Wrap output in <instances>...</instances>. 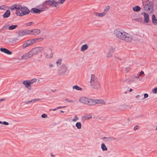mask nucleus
<instances>
[{
    "label": "nucleus",
    "mask_w": 157,
    "mask_h": 157,
    "mask_svg": "<svg viewBox=\"0 0 157 157\" xmlns=\"http://www.w3.org/2000/svg\"><path fill=\"white\" fill-rule=\"evenodd\" d=\"M114 35L118 39L127 42H130L132 39V36L120 28L116 29L113 31Z\"/></svg>",
    "instance_id": "nucleus-1"
},
{
    "label": "nucleus",
    "mask_w": 157,
    "mask_h": 157,
    "mask_svg": "<svg viewBox=\"0 0 157 157\" xmlns=\"http://www.w3.org/2000/svg\"><path fill=\"white\" fill-rule=\"evenodd\" d=\"M44 50V48L42 47H33L29 52L23 54L21 56V59L25 60L30 58L33 56L37 55Z\"/></svg>",
    "instance_id": "nucleus-2"
},
{
    "label": "nucleus",
    "mask_w": 157,
    "mask_h": 157,
    "mask_svg": "<svg viewBox=\"0 0 157 157\" xmlns=\"http://www.w3.org/2000/svg\"><path fill=\"white\" fill-rule=\"evenodd\" d=\"M90 85L94 90H98L101 87L100 81L98 78L94 74H91L90 76Z\"/></svg>",
    "instance_id": "nucleus-3"
},
{
    "label": "nucleus",
    "mask_w": 157,
    "mask_h": 157,
    "mask_svg": "<svg viewBox=\"0 0 157 157\" xmlns=\"http://www.w3.org/2000/svg\"><path fill=\"white\" fill-rule=\"evenodd\" d=\"M43 40L42 38H36L27 40L24 42L22 45L23 48H26L31 46L36 43L42 41Z\"/></svg>",
    "instance_id": "nucleus-4"
},
{
    "label": "nucleus",
    "mask_w": 157,
    "mask_h": 157,
    "mask_svg": "<svg viewBox=\"0 0 157 157\" xmlns=\"http://www.w3.org/2000/svg\"><path fill=\"white\" fill-rule=\"evenodd\" d=\"M48 5L58 8L59 7V5L58 2L55 0H48L45 2L43 3V6Z\"/></svg>",
    "instance_id": "nucleus-5"
},
{
    "label": "nucleus",
    "mask_w": 157,
    "mask_h": 157,
    "mask_svg": "<svg viewBox=\"0 0 157 157\" xmlns=\"http://www.w3.org/2000/svg\"><path fill=\"white\" fill-rule=\"evenodd\" d=\"M30 12L29 10L27 7L23 6L22 7L20 12L17 11V16H22L28 14Z\"/></svg>",
    "instance_id": "nucleus-6"
},
{
    "label": "nucleus",
    "mask_w": 157,
    "mask_h": 157,
    "mask_svg": "<svg viewBox=\"0 0 157 157\" xmlns=\"http://www.w3.org/2000/svg\"><path fill=\"white\" fill-rule=\"evenodd\" d=\"M44 54L46 59H51L53 57L52 51L50 48L45 50L44 51Z\"/></svg>",
    "instance_id": "nucleus-7"
},
{
    "label": "nucleus",
    "mask_w": 157,
    "mask_h": 157,
    "mask_svg": "<svg viewBox=\"0 0 157 157\" xmlns=\"http://www.w3.org/2000/svg\"><path fill=\"white\" fill-rule=\"evenodd\" d=\"M143 5L145 11L150 10L153 8L152 3L151 2H143Z\"/></svg>",
    "instance_id": "nucleus-8"
},
{
    "label": "nucleus",
    "mask_w": 157,
    "mask_h": 157,
    "mask_svg": "<svg viewBox=\"0 0 157 157\" xmlns=\"http://www.w3.org/2000/svg\"><path fill=\"white\" fill-rule=\"evenodd\" d=\"M47 9L48 8H47V7L44 6L42 8L39 9H37L36 8H33L32 9V10L33 11L34 13H39L44 11L45 9Z\"/></svg>",
    "instance_id": "nucleus-9"
},
{
    "label": "nucleus",
    "mask_w": 157,
    "mask_h": 157,
    "mask_svg": "<svg viewBox=\"0 0 157 157\" xmlns=\"http://www.w3.org/2000/svg\"><path fill=\"white\" fill-rule=\"evenodd\" d=\"M67 71V67L65 65H62L60 67L59 72L63 75H64L66 73Z\"/></svg>",
    "instance_id": "nucleus-10"
},
{
    "label": "nucleus",
    "mask_w": 157,
    "mask_h": 157,
    "mask_svg": "<svg viewBox=\"0 0 157 157\" xmlns=\"http://www.w3.org/2000/svg\"><path fill=\"white\" fill-rule=\"evenodd\" d=\"M141 14L143 16L144 22L145 23H147L149 21V15L145 12H142Z\"/></svg>",
    "instance_id": "nucleus-11"
},
{
    "label": "nucleus",
    "mask_w": 157,
    "mask_h": 157,
    "mask_svg": "<svg viewBox=\"0 0 157 157\" xmlns=\"http://www.w3.org/2000/svg\"><path fill=\"white\" fill-rule=\"evenodd\" d=\"M88 98L85 96L81 97L79 99V101L81 103L87 104Z\"/></svg>",
    "instance_id": "nucleus-12"
},
{
    "label": "nucleus",
    "mask_w": 157,
    "mask_h": 157,
    "mask_svg": "<svg viewBox=\"0 0 157 157\" xmlns=\"http://www.w3.org/2000/svg\"><path fill=\"white\" fill-rule=\"evenodd\" d=\"M30 35H36L39 34L40 32V30L38 29H30Z\"/></svg>",
    "instance_id": "nucleus-13"
},
{
    "label": "nucleus",
    "mask_w": 157,
    "mask_h": 157,
    "mask_svg": "<svg viewBox=\"0 0 157 157\" xmlns=\"http://www.w3.org/2000/svg\"><path fill=\"white\" fill-rule=\"evenodd\" d=\"M94 15L96 16L100 17H102L104 16L106 14V13L105 12H103L101 13H99L96 12H95L93 13Z\"/></svg>",
    "instance_id": "nucleus-14"
},
{
    "label": "nucleus",
    "mask_w": 157,
    "mask_h": 157,
    "mask_svg": "<svg viewBox=\"0 0 157 157\" xmlns=\"http://www.w3.org/2000/svg\"><path fill=\"white\" fill-rule=\"evenodd\" d=\"M0 51L8 55H11L12 54V52L8 49L4 48H0Z\"/></svg>",
    "instance_id": "nucleus-15"
},
{
    "label": "nucleus",
    "mask_w": 157,
    "mask_h": 157,
    "mask_svg": "<svg viewBox=\"0 0 157 157\" xmlns=\"http://www.w3.org/2000/svg\"><path fill=\"white\" fill-rule=\"evenodd\" d=\"M92 116L90 114H85L82 116V119L83 120H88L92 118Z\"/></svg>",
    "instance_id": "nucleus-16"
},
{
    "label": "nucleus",
    "mask_w": 157,
    "mask_h": 157,
    "mask_svg": "<svg viewBox=\"0 0 157 157\" xmlns=\"http://www.w3.org/2000/svg\"><path fill=\"white\" fill-rule=\"evenodd\" d=\"M10 10H7L3 15V18H7L9 17L10 15Z\"/></svg>",
    "instance_id": "nucleus-17"
},
{
    "label": "nucleus",
    "mask_w": 157,
    "mask_h": 157,
    "mask_svg": "<svg viewBox=\"0 0 157 157\" xmlns=\"http://www.w3.org/2000/svg\"><path fill=\"white\" fill-rule=\"evenodd\" d=\"M115 49L113 48H111L109 50V51L107 54V56L108 58L111 57L113 55V52Z\"/></svg>",
    "instance_id": "nucleus-18"
},
{
    "label": "nucleus",
    "mask_w": 157,
    "mask_h": 157,
    "mask_svg": "<svg viewBox=\"0 0 157 157\" xmlns=\"http://www.w3.org/2000/svg\"><path fill=\"white\" fill-rule=\"evenodd\" d=\"M87 105H95V100L88 98Z\"/></svg>",
    "instance_id": "nucleus-19"
},
{
    "label": "nucleus",
    "mask_w": 157,
    "mask_h": 157,
    "mask_svg": "<svg viewBox=\"0 0 157 157\" xmlns=\"http://www.w3.org/2000/svg\"><path fill=\"white\" fill-rule=\"evenodd\" d=\"M95 104H101L102 105L105 104L104 101L103 99H95Z\"/></svg>",
    "instance_id": "nucleus-20"
},
{
    "label": "nucleus",
    "mask_w": 157,
    "mask_h": 157,
    "mask_svg": "<svg viewBox=\"0 0 157 157\" xmlns=\"http://www.w3.org/2000/svg\"><path fill=\"white\" fill-rule=\"evenodd\" d=\"M88 48V46L87 44H86L82 45L81 48V51L82 52H84L87 50Z\"/></svg>",
    "instance_id": "nucleus-21"
},
{
    "label": "nucleus",
    "mask_w": 157,
    "mask_h": 157,
    "mask_svg": "<svg viewBox=\"0 0 157 157\" xmlns=\"http://www.w3.org/2000/svg\"><path fill=\"white\" fill-rule=\"evenodd\" d=\"M140 7L138 6H135L132 7V10L135 12H138L140 10Z\"/></svg>",
    "instance_id": "nucleus-22"
},
{
    "label": "nucleus",
    "mask_w": 157,
    "mask_h": 157,
    "mask_svg": "<svg viewBox=\"0 0 157 157\" xmlns=\"http://www.w3.org/2000/svg\"><path fill=\"white\" fill-rule=\"evenodd\" d=\"M101 148L103 151H105L107 150V148L104 143H102L101 145Z\"/></svg>",
    "instance_id": "nucleus-23"
},
{
    "label": "nucleus",
    "mask_w": 157,
    "mask_h": 157,
    "mask_svg": "<svg viewBox=\"0 0 157 157\" xmlns=\"http://www.w3.org/2000/svg\"><path fill=\"white\" fill-rule=\"evenodd\" d=\"M16 14L17 15V11H18V12H20L21 9L22 7V6L16 4Z\"/></svg>",
    "instance_id": "nucleus-24"
},
{
    "label": "nucleus",
    "mask_w": 157,
    "mask_h": 157,
    "mask_svg": "<svg viewBox=\"0 0 157 157\" xmlns=\"http://www.w3.org/2000/svg\"><path fill=\"white\" fill-rule=\"evenodd\" d=\"M23 84L25 86L26 88H28L31 85L29 81L26 80L23 82Z\"/></svg>",
    "instance_id": "nucleus-25"
},
{
    "label": "nucleus",
    "mask_w": 157,
    "mask_h": 157,
    "mask_svg": "<svg viewBox=\"0 0 157 157\" xmlns=\"http://www.w3.org/2000/svg\"><path fill=\"white\" fill-rule=\"evenodd\" d=\"M72 88L73 89H75L78 91H82V89L81 87L77 85L74 86Z\"/></svg>",
    "instance_id": "nucleus-26"
},
{
    "label": "nucleus",
    "mask_w": 157,
    "mask_h": 157,
    "mask_svg": "<svg viewBox=\"0 0 157 157\" xmlns=\"http://www.w3.org/2000/svg\"><path fill=\"white\" fill-rule=\"evenodd\" d=\"M75 126L78 129H80L82 128V124L80 122H78L75 124Z\"/></svg>",
    "instance_id": "nucleus-27"
},
{
    "label": "nucleus",
    "mask_w": 157,
    "mask_h": 157,
    "mask_svg": "<svg viewBox=\"0 0 157 157\" xmlns=\"http://www.w3.org/2000/svg\"><path fill=\"white\" fill-rule=\"evenodd\" d=\"M8 7L5 5L0 6V10H6L8 8Z\"/></svg>",
    "instance_id": "nucleus-28"
},
{
    "label": "nucleus",
    "mask_w": 157,
    "mask_h": 157,
    "mask_svg": "<svg viewBox=\"0 0 157 157\" xmlns=\"http://www.w3.org/2000/svg\"><path fill=\"white\" fill-rule=\"evenodd\" d=\"M17 27V25H12L9 27L8 29L9 30H12L15 29Z\"/></svg>",
    "instance_id": "nucleus-29"
},
{
    "label": "nucleus",
    "mask_w": 157,
    "mask_h": 157,
    "mask_svg": "<svg viewBox=\"0 0 157 157\" xmlns=\"http://www.w3.org/2000/svg\"><path fill=\"white\" fill-rule=\"evenodd\" d=\"M152 21L154 24H157V20L156 19L155 16L153 15L152 16Z\"/></svg>",
    "instance_id": "nucleus-30"
},
{
    "label": "nucleus",
    "mask_w": 157,
    "mask_h": 157,
    "mask_svg": "<svg viewBox=\"0 0 157 157\" xmlns=\"http://www.w3.org/2000/svg\"><path fill=\"white\" fill-rule=\"evenodd\" d=\"M62 62V59H57L56 62V64L57 66H59L61 63Z\"/></svg>",
    "instance_id": "nucleus-31"
},
{
    "label": "nucleus",
    "mask_w": 157,
    "mask_h": 157,
    "mask_svg": "<svg viewBox=\"0 0 157 157\" xmlns=\"http://www.w3.org/2000/svg\"><path fill=\"white\" fill-rule=\"evenodd\" d=\"M19 36H25L24 30L20 31L19 33Z\"/></svg>",
    "instance_id": "nucleus-32"
},
{
    "label": "nucleus",
    "mask_w": 157,
    "mask_h": 157,
    "mask_svg": "<svg viewBox=\"0 0 157 157\" xmlns=\"http://www.w3.org/2000/svg\"><path fill=\"white\" fill-rule=\"evenodd\" d=\"M104 140L105 141H110L112 140H113L114 139L113 137H104Z\"/></svg>",
    "instance_id": "nucleus-33"
},
{
    "label": "nucleus",
    "mask_w": 157,
    "mask_h": 157,
    "mask_svg": "<svg viewBox=\"0 0 157 157\" xmlns=\"http://www.w3.org/2000/svg\"><path fill=\"white\" fill-rule=\"evenodd\" d=\"M25 36L27 35H30V29H25L24 30Z\"/></svg>",
    "instance_id": "nucleus-34"
},
{
    "label": "nucleus",
    "mask_w": 157,
    "mask_h": 157,
    "mask_svg": "<svg viewBox=\"0 0 157 157\" xmlns=\"http://www.w3.org/2000/svg\"><path fill=\"white\" fill-rule=\"evenodd\" d=\"M30 84L31 85L32 83H33V82H35L36 81L37 79L36 78H33L31 80H28Z\"/></svg>",
    "instance_id": "nucleus-35"
},
{
    "label": "nucleus",
    "mask_w": 157,
    "mask_h": 157,
    "mask_svg": "<svg viewBox=\"0 0 157 157\" xmlns=\"http://www.w3.org/2000/svg\"><path fill=\"white\" fill-rule=\"evenodd\" d=\"M78 120V118L77 116H75L74 118L72 120V121L73 122H76Z\"/></svg>",
    "instance_id": "nucleus-36"
},
{
    "label": "nucleus",
    "mask_w": 157,
    "mask_h": 157,
    "mask_svg": "<svg viewBox=\"0 0 157 157\" xmlns=\"http://www.w3.org/2000/svg\"><path fill=\"white\" fill-rule=\"evenodd\" d=\"M151 91L153 94H157V87L153 89Z\"/></svg>",
    "instance_id": "nucleus-37"
},
{
    "label": "nucleus",
    "mask_w": 157,
    "mask_h": 157,
    "mask_svg": "<svg viewBox=\"0 0 157 157\" xmlns=\"http://www.w3.org/2000/svg\"><path fill=\"white\" fill-rule=\"evenodd\" d=\"M11 10H13L15 9L16 10V4H14L13 5L11 6L10 8Z\"/></svg>",
    "instance_id": "nucleus-38"
},
{
    "label": "nucleus",
    "mask_w": 157,
    "mask_h": 157,
    "mask_svg": "<svg viewBox=\"0 0 157 157\" xmlns=\"http://www.w3.org/2000/svg\"><path fill=\"white\" fill-rule=\"evenodd\" d=\"M110 9V7L109 6H107L105 7V8L104 9V11L103 12H105L106 13V12L109 11Z\"/></svg>",
    "instance_id": "nucleus-39"
},
{
    "label": "nucleus",
    "mask_w": 157,
    "mask_h": 157,
    "mask_svg": "<svg viewBox=\"0 0 157 157\" xmlns=\"http://www.w3.org/2000/svg\"><path fill=\"white\" fill-rule=\"evenodd\" d=\"M66 0H59V2L58 3H59V4H62Z\"/></svg>",
    "instance_id": "nucleus-40"
},
{
    "label": "nucleus",
    "mask_w": 157,
    "mask_h": 157,
    "mask_svg": "<svg viewBox=\"0 0 157 157\" xmlns=\"http://www.w3.org/2000/svg\"><path fill=\"white\" fill-rule=\"evenodd\" d=\"M33 24H34V23L32 22H30L27 23L26 24V25L27 26H30L31 25H33Z\"/></svg>",
    "instance_id": "nucleus-41"
},
{
    "label": "nucleus",
    "mask_w": 157,
    "mask_h": 157,
    "mask_svg": "<svg viewBox=\"0 0 157 157\" xmlns=\"http://www.w3.org/2000/svg\"><path fill=\"white\" fill-rule=\"evenodd\" d=\"M41 117L43 118H46L47 117V115L45 114H43L41 115Z\"/></svg>",
    "instance_id": "nucleus-42"
},
{
    "label": "nucleus",
    "mask_w": 157,
    "mask_h": 157,
    "mask_svg": "<svg viewBox=\"0 0 157 157\" xmlns=\"http://www.w3.org/2000/svg\"><path fill=\"white\" fill-rule=\"evenodd\" d=\"M36 99H33V100H31V101H27L25 104H29L30 103H31L32 101H36Z\"/></svg>",
    "instance_id": "nucleus-43"
},
{
    "label": "nucleus",
    "mask_w": 157,
    "mask_h": 157,
    "mask_svg": "<svg viewBox=\"0 0 157 157\" xmlns=\"http://www.w3.org/2000/svg\"><path fill=\"white\" fill-rule=\"evenodd\" d=\"M144 98L145 99V98H147L148 97V94H147V93H145V94H144Z\"/></svg>",
    "instance_id": "nucleus-44"
},
{
    "label": "nucleus",
    "mask_w": 157,
    "mask_h": 157,
    "mask_svg": "<svg viewBox=\"0 0 157 157\" xmlns=\"http://www.w3.org/2000/svg\"><path fill=\"white\" fill-rule=\"evenodd\" d=\"M134 20L139 22H142V19L139 18H136Z\"/></svg>",
    "instance_id": "nucleus-45"
},
{
    "label": "nucleus",
    "mask_w": 157,
    "mask_h": 157,
    "mask_svg": "<svg viewBox=\"0 0 157 157\" xmlns=\"http://www.w3.org/2000/svg\"><path fill=\"white\" fill-rule=\"evenodd\" d=\"M48 66L50 68H52L53 67L54 65L52 64H49L48 65Z\"/></svg>",
    "instance_id": "nucleus-46"
},
{
    "label": "nucleus",
    "mask_w": 157,
    "mask_h": 157,
    "mask_svg": "<svg viewBox=\"0 0 157 157\" xmlns=\"http://www.w3.org/2000/svg\"><path fill=\"white\" fill-rule=\"evenodd\" d=\"M18 39L17 38H14L13 39H12V41L13 42H15L17 41Z\"/></svg>",
    "instance_id": "nucleus-47"
},
{
    "label": "nucleus",
    "mask_w": 157,
    "mask_h": 157,
    "mask_svg": "<svg viewBox=\"0 0 157 157\" xmlns=\"http://www.w3.org/2000/svg\"><path fill=\"white\" fill-rule=\"evenodd\" d=\"M66 100L67 102H69V103H72L73 102V101L72 100H70L67 99Z\"/></svg>",
    "instance_id": "nucleus-48"
},
{
    "label": "nucleus",
    "mask_w": 157,
    "mask_h": 157,
    "mask_svg": "<svg viewBox=\"0 0 157 157\" xmlns=\"http://www.w3.org/2000/svg\"><path fill=\"white\" fill-rule=\"evenodd\" d=\"M3 124L6 125H8L9 124V123L8 122L6 121H4L3 122Z\"/></svg>",
    "instance_id": "nucleus-49"
},
{
    "label": "nucleus",
    "mask_w": 157,
    "mask_h": 157,
    "mask_svg": "<svg viewBox=\"0 0 157 157\" xmlns=\"http://www.w3.org/2000/svg\"><path fill=\"white\" fill-rule=\"evenodd\" d=\"M144 74V72L143 71H141L140 73L139 74V76H141L142 75H143Z\"/></svg>",
    "instance_id": "nucleus-50"
},
{
    "label": "nucleus",
    "mask_w": 157,
    "mask_h": 157,
    "mask_svg": "<svg viewBox=\"0 0 157 157\" xmlns=\"http://www.w3.org/2000/svg\"><path fill=\"white\" fill-rule=\"evenodd\" d=\"M138 126L136 125L134 127V131H136L138 128Z\"/></svg>",
    "instance_id": "nucleus-51"
},
{
    "label": "nucleus",
    "mask_w": 157,
    "mask_h": 157,
    "mask_svg": "<svg viewBox=\"0 0 157 157\" xmlns=\"http://www.w3.org/2000/svg\"><path fill=\"white\" fill-rule=\"evenodd\" d=\"M65 106H59L57 107L56 108H57V109H61V108H65Z\"/></svg>",
    "instance_id": "nucleus-52"
},
{
    "label": "nucleus",
    "mask_w": 157,
    "mask_h": 157,
    "mask_svg": "<svg viewBox=\"0 0 157 157\" xmlns=\"http://www.w3.org/2000/svg\"><path fill=\"white\" fill-rule=\"evenodd\" d=\"M139 75H136L135 76V77L136 79H138L139 78Z\"/></svg>",
    "instance_id": "nucleus-53"
},
{
    "label": "nucleus",
    "mask_w": 157,
    "mask_h": 157,
    "mask_svg": "<svg viewBox=\"0 0 157 157\" xmlns=\"http://www.w3.org/2000/svg\"><path fill=\"white\" fill-rule=\"evenodd\" d=\"M57 109V108H54V109H51V110L53 111H55Z\"/></svg>",
    "instance_id": "nucleus-54"
},
{
    "label": "nucleus",
    "mask_w": 157,
    "mask_h": 157,
    "mask_svg": "<svg viewBox=\"0 0 157 157\" xmlns=\"http://www.w3.org/2000/svg\"><path fill=\"white\" fill-rule=\"evenodd\" d=\"M140 97V96L139 95H137L135 97L136 98H139Z\"/></svg>",
    "instance_id": "nucleus-55"
},
{
    "label": "nucleus",
    "mask_w": 157,
    "mask_h": 157,
    "mask_svg": "<svg viewBox=\"0 0 157 157\" xmlns=\"http://www.w3.org/2000/svg\"><path fill=\"white\" fill-rule=\"evenodd\" d=\"M0 100L1 101H4V100H5V98H3V99H1Z\"/></svg>",
    "instance_id": "nucleus-56"
},
{
    "label": "nucleus",
    "mask_w": 157,
    "mask_h": 157,
    "mask_svg": "<svg viewBox=\"0 0 157 157\" xmlns=\"http://www.w3.org/2000/svg\"><path fill=\"white\" fill-rule=\"evenodd\" d=\"M60 112L61 113H64V111H63V110H60Z\"/></svg>",
    "instance_id": "nucleus-57"
},
{
    "label": "nucleus",
    "mask_w": 157,
    "mask_h": 157,
    "mask_svg": "<svg viewBox=\"0 0 157 157\" xmlns=\"http://www.w3.org/2000/svg\"><path fill=\"white\" fill-rule=\"evenodd\" d=\"M132 89L131 88H130L129 90V92H130L132 91Z\"/></svg>",
    "instance_id": "nucleus-58"
},
{
    "label": "nucleus",
    "mask_w": 157,
    "mask_h": 157,
    "mask_svg": "<svg viewBox=\"0 0 157 157\" xmlns=\"http://www.w3.org/2000/svg\"><path fill=\"white\" fill-rule=\"evenodd\" d=\"M155 130L156 131H157V126H156V128H155Z\"/></svg>",
    "instance_id": "nucleus-59"
},
{
    "label": "nucleus",
    "mask_w": 157,
    "mask_h": 157,
    "mask_svg": "<svg viewBox=\"0 0 157 157\" xmlns=\"http://www.w3.org/2000/svg\"><path fill=\"white\" fill-rule=\"evenodd\" d=\"M51 156L52 157H54V155H51Z\"/></svg>",
    "instance_id": "nucleus-60"
},
{
    "label": "nucleus",
    "mask_w": 157,
    "mask_h": 157,
    "mask_svg": "<svg viewBox=\"0 0 157 157\" xmlns=\"http://www.w3.org/2000/svg\"><path fill=\"white\" fill-rule=\"evenodd\" d=\"M3 122H2V121H0V124H3Z\"/></svg>",
    "instance_id": "nucleus-61"
},
{
    "label": "nucleus",
    "mask_w": 157,
    "mask_h": 157,
    "mask_svg": "<svg viewBox=\"0 0 157 157\" xmlns=\"http://www.w3.org/2000/svg\"><path fill=\"white\" fill-rule=\"evenodd\" d=\"M134 81V80H131V81L132 82H133Z\"/></svg>",
    "instance_id": "nucleus-62"
}]
</instances>
